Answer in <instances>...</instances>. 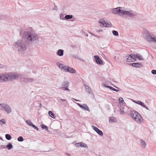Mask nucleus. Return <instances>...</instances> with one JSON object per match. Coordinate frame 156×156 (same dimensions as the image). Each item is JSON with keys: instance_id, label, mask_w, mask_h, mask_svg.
I'll return each mask as SVG.
<instances>
[{"instance_id": "33", "label": "nucleus", "mask_w": 156, "mask_h": 156, "mask_svg": "<svg viewBox=\"0 0 156 156\" xmlns=\"http://www.w3.org/2000/svg\"><path fill=\"white\" fill-rule=\"evenodd\" d=\"M108 88H109L111 90H113V91H114L117 92L119 90H117L111 86H108Z\"/></svg>"}, {"instance_id": "41", "label": "nucleus", "mask_w": 156, "mask_h": 156, "mask_svg": "<svg viewBox=\"0 0 156 156\" xmlns=\"http://www.w3.org/2000/svg\"><path fill=\"white\" fill-rule=\"evenodd\" d=\"M151 73L153 74H156V70H152L151 71Z\"/></svg>"}, {"instance_id": "54", "label": "nucleus", "mask_w": 156, "mask_h": 156, "mask_svg": "<svg viewBox=\"0 0 156 156\" xmlns=\"http://www.w3.org/2000/svg\"><path fill=\"white\" fill-rule=\"evenodd\" d=\"M74 99L75 101H79V100H76V99Z\"/></svg>"}, {"instance_id": "16", "label": "nucleus", "mask_w": 156, "mask_h": 156, "mask_svg": "<svg viewBox=\"0 0 156 156\" xmlns=\"http://www.w3.org/2000/svg\"><path fill=\"white\" fill-rule=\"evenodd\" d=\"M76 144L78 145L77 146V147L80 146L81 147H84L87 148H88L87 145L83 142L78 143Z\"/></svg>"}, {"instance_id": "21", "label": "nucleus", "mask_w": 156, "mask_h": 156, "mask_svg": "<svg viewBox=\"0 0 156 156\" xmlns=\"http://www.w3.org/2000/svg\"><path fill=\"white\" fill-rule=\"evenodd\" d=\"M48 114L49 116H50L51 117L54 119H55L56 116L52 111H49L48 112Z\"/></svg>"}, {"instance_id": "3", "label": "nucleus", "mask_w": 156, "mask_h": 156, "mask_svg": "<svg viewBox=\"0 0 156 156\" xmlns=\"http://www.w3.org/2000/svg\"><path fill=\"white\" fill-rule=\"evenodd\" d=\"M14 46L18 48V51L22 54L26 50L27 47L24 41L19 40L15 42L14 44Z\"/></svg>"}, {"instance_id": "48", "label": "nucleus", "mask_w": 156, "mask_h": 156, "mask_svg": "<svg viewBox=\"0 0 156 156\" xmlns=\"http://www.w3.org/2000/svg\"><path fill=\"white\" fill-rule=\"evenodd\" d=\"M60 101H66V100L65 99H60Z\"/></svg>"}, {"instance_id": "5", "label": "nucleus", "mask_w": 156, "mask_h": 156, "mask_svg": "<svg viewBox=\"0 0 156 156\" xmlns=\"http://www.w3.org/2000/svg\"><path fill=\"white\" fill-rule=\"evenodd\" d=\"M0 105L2 108V110H5L7 114L11 112V109L9 105L4 103L1 104Z\"/></svg>"}, {"instance_id": "40", "label": "nucleus", "mask_w": 156, "mask_h": 156, "mask_svg": "<svg viewBox=\"0 0 156 156\" xmlns=\"http://www.w3.org/2000/svg\"><path fill=\"white\" fill-rule=\"evenodd\" d=\"M31 127H33L34 129H36L37 131L39 130L38 128L35 125H34V124H33L32 125Z\"/></svg>"}, {"instance_id": "58", "label": "nucleus", "mask_w": 156, "mask_h": 156, "mask_svg": "<svg viewBox=\"0 0 156 156\" xmlns=\"http://www.w3.org/2000/svg\"><path fill=\"white\" fill-rule=\"evenodd\" d=\"M71 21H73V20H71Z\"/></svg>"}, {"instance_id": "1", "label": "nucleus", "mask_w": 156, "mask_h": 156, "mask_svg": "<svg viewBox=\"0 0 156 156\" xmlns=\"http://www.w3.org/2000/svg\"><path fill=\"white\" fill-rule=\"evenodd\" d=\"M20 35L24 38L27 39L28 42L30 44H38V37L33 31L27 29L24 31L21 30L20 31Z\"/></svg>"}, {"instance_id": "6", "label": "nucleus", "mask_w": 156, "mask_h": 156, "mask_svg": "<svg viewBox=\"0 0 156 156\" xmlns=\"http://www.w3.org/2000/svg\"><path fill=\"white\" fill-rule=\"evenodd\" d=\"M99 22L102 25V26L106 27H110L112 26V24L109 21L107 22L104 19L100 20Z\"/></svg>"}, {"instance_id": "57", "label": "nucleus", "mask_w": 156, "mask_h": 156, "mask_svg": "<svg viewBox=\"0 0 156 156\" xmlns=\"http://www.w3.org/2000/svg\"><path fill=\"white\" fill-rule=\"evenodd\" d=\"M56 9L55 7H54V8L53 9L54 10V9Z\"/></svg>"}, {"instance_id": "49", "label": "nucleus", "mask_w": 156, "mask_h": 156, "mask_svg": "<svg viewBox=\"0 0 156 156\" xmlns=\"http://www.w3.org/2000/svg\"><path fill=\"white\" fill-rule=\"evenodd\" d=\"M71 46L73 48H75L76 47V45H71Z\"/></svg>"}, {"instance_id": "55", "label": "nucleus", "mask_w": 156, "mask_h": 156, "mask_svg": "<svg viewBox=\"0 0 156 156\" xmlns=\"http://www.w3.org/2000/svg\"><path fill=\"white\" fill-rule=\"evenodd\" d=\"M99 31V32H102V30H99V31Z\"/></svg>"}, {"instance_id": "39", "label": "nucleus", "mask_w": 156, "mask_h": 156, "mask_svg": "<svg viewBox=\"0 0 156 156\" xmlns=\"http://www.w3.org/2000/svg\"><path fill=\"white\" fill-rule=\"evenodd\" d=\"M0 122L1 123H1V125H2V124H4L5 123V120L4 119H1L0 120Z\"/></svg>"}, {"instance_id": "2", "label": "nucleus", "mask_w": 156, "mask_h": 156, "mask_svg": "<svg viewBox=\"0 0 156 156\" xmlns=\"http://www.w3.org/2000/svg\"><path fill=\"white\" fill-rule=\"evenodd\" d=\"M111 11L113 13L117 14L120 16L125 15L130 17H133L137 15V13L136 12L131 10L126 11L123 7H121L113 8L112 9Z\"/></svg>"}, {"instance_id": "27", "label": "nucleus", "mask_w": 156, "mask_h": 156, "mask_svg": "<svg viewBox=\"0 0 156 156\" xmlns=\"http://www.w3.org/2000/svg\"><path fill=\"white\" fill-rule=\"evenodd\" d=\"M26 123L29 126H31L33 124L30 120H27L26 121Z\"/></svg>"}, {"instance_id": "47", "label": "nucleus", "mask_w": 156, "mask_h": 156, "mask_svg": "<svg viewBox=\"0 0 156 156\" xmlns=\"http://www.w3.org/2000/svg\"><path fill=\"white\" fill-rule=\"evenodd\" d=\"M89 33L94 36L95 37H97V36L95 35L94 34L91 32H89Z\"/></svg>"}, {"instance_id": "22", "label": "nucleus", "mask_w": 156, "mask_h": 156, "mask_svg": "<svg viewBox=\"0 0 156 156\" xmlns=\"http://www.w3.org/2000/svg\"><path fill=\"white\" fill-rule=\"evenodd\" d=\"M63 68H64V70L65 72H69V70L71 69L70 67L67 66H65Z\"/></svg>"}, {"instance_id": "13", "label": "nucleus", "mask_w": 156, "mask_h": 156, "mask_svg": "<svg viewBox=\"0 0 156 156\" xmlns=\"http://www.w3.org/2000/svg\"><path fill=\"white\" fill-rule=\"evenodd\" d=\"M83 110H87L90 112L89 109L87 105L86 104H83V105H81L80 107Z\"/></svg>"}, {"instance_id": "32", "label": "nucleus", "mask_w": 156, "mask_h": 156, "mask_svg": "<svg viewBox=\"0 0 156 156\" xmlns=\"http://www.w3.org/2000/svg\"><path fill=\"white\" fill-rule=\"evenodd\" d=\"M17 140L18 141L22 142L23 141L24 139L22 136H20L18 138Z\"/></svg>"}, {"instance_id": "52", "label": "nucleus", "mask_w": 156, "mask_h": 156, "mask_svg": "<svg viewBox=\"0 0 156 156\" xmlns=\"http://www.w3.org/2000/svg\"><path fill=\"white\" fill-rule=\"evenodd\" d=\"M77 105L78 106H79L80 107V106L81 105L79 103H77Z\"/></svg>"}, {"instance_id": "28", "label": "nucleus", "mask_w": 156, "mask_h": 156, "mask_svg": "<svg viewBox=\"0 0 156 156\" xmlns=\"http://www.w3.org/2000/svg\"><path fill=\"white\" fill-rule=\"evenodd\" d=\"M136 57L139 60H144V59L143 58L142 56L140 55L139 54H136Z\"/></svg>"}, {"instance_id": "30", "label": "nucleus", "mask_w": 156, "mask_h": 156, "mask_svg": "<svg viewBox=\"0 0 156 156\" xmlns=\"http://www.w3.org/2000/svg\"><path fill=\"white\" fill-rule=\"evenodd\" d=\"M41 128L43 129H45L46 130H48V128L47 126L43 124H41Z\"/></svg>"}, {"instance_id": "20", "label": "nucleus", "mask_w": 156, "mask_h": 156, "mask_svg": "<svg viewBox=\"0 0 156 156\" xmlns=\"http://www.w3.org/2000/svg\"><path fill=\"white\" fill-rule=\"evenodd\" d=\"M63 50L59 49L57 51V54L59 56H62L63 55Z\"/></svg>"}, {"instance_id": "23", "label": "nucleus", "mask_w": 156, "mask_h": 156, "mask_svg": "<svg viewBox=\"0 0 156 156\" xmlns=\"http://www.w3.org/2000/svg\"><path fill=\"white\" fill-rule=\"evenodd\" d=\"M130 54L131 55V57L132 58V60L133 62L135 61L136 60V58H137L136 55V54Z\"/></svg>"}, {"instance_id": "35", "label": "nucleus", "mask_w": 156, "mask_h": 156, "mask_svg": "<svg viewBox=\"0 0 156 156\" xmlns=\"http://www.w3.org/2000/svg\"><path fill=\"white\" fill-rule=\"evenodd\" d=\"M112 32L113 34L115 36H118L119 35L118 32L116 30H113Z\"/></svg>"}, {"instance_id": "31", "label": "nucleus", "mask_w": 156, "mask_h": 156, "mask_svg": "<svg viewBox=\"0 0 156 156\" xmlns=\"http://www.w3.org/2000/svg\"><path fill=\"white\" fill-rule=\"evenodd\" d=\"M136 103H137L139 105H141L142 107L143 105L144 104V103H143L142 102L140 101H134Z\"/></svg>"}, {"instance_id": "19", "label": "nucleus", "mask_w": 156, "mask_h": 156, "mask_svg": "<svg viewBox=\"0 0 156 156\" xmlns=\"http://www.w3.org/2000/svg\"><path fill=\"white\" fill-rule=\"evenodd\" d=\"M109 122L110 123H112L117 121V120L114 117H111L109 118Z\"/></svg>"}, {"instance_id": "36", "label": "nucleus", "mask_w": 156, "mask_h": 156, "mask_svg": "<svg viewBox=\"0 0 156 156\" xmlns=\"http://www.w3.org/2000/svg\"><path fill=\"white\" fill-rule=\"evenodd\" d=\"M64 15L63 14H61L60 15V18L62 20H64L65 19V17H64Z\"/></svg>"}, {"instance_id": "15", "label": "nucleus", "mask_w": 156, "mask_h": 156, "mask_svg": "<svg viewBox=\"0 0 156 156\" xmlns=\"http://www.w3.org/2000/svg\"><path fill=\"white\" fill-rule=\"evenodd\" d=\"M141 146L143 149H144L146 147L147 144L145 141L141 140L140 141Z\"/></svg>"}, {"instance_id": "4", "label": "nucleus", "mask_w": 156, "mask_h": 156, "mask_svg": "<svg viewBox=\"0 0 156 156\" xmlns=\"http://www.w3.org/2000/svg\"><path fill=\"white\" fill-rule=\"evenodd\" d=\"M130 114L132 118L138 123H140L143 121V119L141 115L137 112L131 110Z\"/></svg>"}, {"instance_id": "7", "label": "nucleus", "mask_w": 156, "mask_h": 156, "mask_svg": "<svg viewBox=\"0 0 156 156\" xmlns=\"http://www.w3.org/2000/svg\"><path fill=\"white\" fill-rule=\"evenodd\" d=\"M70 84L69 82L67 80H64L61 85V88L64 90H67L69 91L68 87Z\"/></svg>"}, {"instance_id": "42", "label": "nucleus", "mask_w": 156, "mask_h": 156, "mask_svg": "<svg viewBox=\"0 0 156 156\" xmlns=\"http://www.w3.org/2000/svg\"><path fill=\"white\" fill-rule=\"evenodd\" d=\"M143 107L146 108L147 109V110H150L149 108L147 107L145 105H144V104L143 105V106H142Z\"/></svg>"}, {"instance_id": "26", "label": "nucleus", "mask_w": 156, "mask_h": 156, "mask_svg": "<svg viewBox=\"0 0 156 156\" xmlns=\"http://www.w3.org/2000/svg\"><path fill=\"white\" fill-rule=\"evenodd\" d=\"M56 64L57 65H58L59 68L61 69H63L64 70V68H64V67L65 66H63V65L61 63H60L59 62H57L56 63Z\"/></svg>"}, {"instance_id": "43", "label": "nucleus", "mask_w": 156, "mask_h": 156, "mask_svg": "<svg viewBox=\"0 0 156 156\" xmlns=\"http://www.w3.org/2000/svg\"><path fill=\"white\" fill-rule=\"evenodd\" d=\"M103 85L105 87H106L108 88V86H109L108 85L106 84H105V83H103Z\"/></svg>"}, {"instance_id": "18", "label": "nucleus", "mask_w": 156, "mask_h": 156, "mask_svg": "<svg viewBox=\"0 0 156 156\" xmlns=\"http://www.w3.org/2000/svg\"><path fill=\"white\" fill-rule=\"evenodd\" d=\"M126 58L127 61L128 62H133L131 54L126 55Z\"/></svg>"}, {"instance_id": "9", "label": "nucleus", "mask_w": 156, "mask_h": 156, "mask_svg": "<svg viewBox=\"0 0 156 156\" xmlns=\"http://www.w3.org/2000/svg\"><path fill=\"white\" fill-rule=\"evenodd\" d=\"M7 74L8 81L12 79H15L18 76V74L16 73H7Z\"/></svg>"}, {"instance_id": "44", "label": "nucleus", "mask_w": 156, "mask_h": 156, "mask_svg": "<svg viewBox=\"0 0 156 156\" xmlns=\"http://www.w3.org/2000/svg\"><path fill=\"white\" fill-rule=\"evenodd\" d=\"M83 34L86 37H88V34L86 33L85 32H83Z\"/></svg>"}, {"instance_id": "14", "label": "nucleus", "mask_w": 156, "mask_h": 156, "mask_svg": "<svg viewBox=\"0 0 156 156\" xmlns=\"http://www.w3.org/2000/svg\"><path fill=\"white\" fill-rule=\"evenodd\" d=\"M23 82L26 83L31 82L33 81L34 80L32 78H23Z\"/></svg>"}, {"instance_id": "24", "label": "nucleus", "mask_w": 156, "mask_h": 156, "mask_svg": "<svg viewBox=\"0 0 156 156\" xmlns=\"http://www.w3.org/2000/svg\"><path fill=\"white\" fill-rule=\"evenodd\" d=\"M73 15H66L65 16V18L66 20H69L73 18Z\"/></svg>"}, {"instance_id": "29", "label": "nucleus", "mask_w": 156, "mask_h": 156, "mask_svg": "<svg viewBox=\"0 0 156 156\" xmlns=\"http://www.w3.org/2000/svg\"><path fill=\"white\" fill-rule=\"evenodd\" d=\"M6 138L8 140H10L12 139L11 136L9 134H6L5 135Z\"/></svg>"}, {"instance_id": "25", "label": "nucleus", "mask_w": 156, "mask_h": 156, "mask_svg": "<svg viewBox=\"0 0 156 156\" xmlns=\"http://www.w3.org/2000/svg\"><path fill=\"white\" fill-rule=\"evenodd\" d=\"M7 148L8 150H10L12 148L13 146L12 144L10 143H9L7 145Z\"/></svg>"}, {"instance_id": "37", "label": "nucleus", "mask_w": 156, "mask_h": 156, "mask_svg": "<svg viewBox=\"0 0 156 156\" xmlns=\"http://www.w3.org/2000/svg\"><path fill=\"white\" fill-rule=\"evenodd\" d=\"M119 101L120 103H123V102H124V100L122 98L120 97L119 98Z\"/></svg>"}, {"instance_id": "46", "label": "nucleus", "mask_w": 156, "mask_h": 156, "mask_svg": "<svg viewBox=\"0 0 156 156\" xmlns=\"http://www.w3.org/2000/svg\"><path fill=\"white\" fill-rule=\"evenodd\" d=\"M120 113L121 114H123L124 113V112L123 111H122V110L120 109Z\"/></svg>"}, {"instance_id": "10", "label": "nucleus", "mask_w": 156, "mask_h": 156, "mask_svg": "<svg viewBox=\"0 0 156 156\" xmlns=\"http://www.w3.org/2000/svg\"><path fill=\"white\" fill-rule=\"evenodd\" d=\"M91 127L93 130L96 131L99 135L101 136L103 135V133L101 130L94 126H92Z\"/></svg>"}, {"instance_id": "53", "label": "nucleus", "mask_w": 156, "mask_h": 156, "mask_svg": "<svg viewBox=\"0 0 156 156\" xmlns=\"http://www.w3.org/2000/svg\"><path fill=\"white\" fill-rule=\"evenodd\" d=\"M66 154L68 155V156H70V154H69V153H66Z\"/></svg>"}, {"instance_id": "50", "label": "nucleus", "mask_w": 156, "mask_h": 156, "mask_svg": "<svg viewBox=\"0 0 156 156\" xmlns=\"http://www.w3.org/2000/svg\"><path fill=\"white\" fill-rule=\"evenodd\" d=\"M114 87H115L116 88H117V89H120L119 87H116V86H114Z\"/></svg>"}, {"instance_id": "38", "label": "nucleus", "mask_w": 156, "mask_h": 156, "mask_svg": "<svg viewBox=\"0 0 156 156\" xmlns=\"http://www.w3.org/2000/svg\"><path fill=\"white\" fill-rule=\"evenodd\" d=\"M71 56L78 59L80 60V59L79 58L78 56L77 55H71Z\"/></svg>"}, {"instance_id": "11", "label": "nucleus", "mask_w": 156, "mask_h": 156, "mask_svg": "<svg viewBox=\"0 0 156 156\" xmlns=\"http://www.w3.org/2000/svg\"><path fill=\"white\" fill-rule=\"evenodd\" d=\"M95 58V60L96 63L99 65H101L103 64V62L102 60L100 59L99 56L98 55H94V56Z\"/></svg>"}, {"instance_id": "45", "label": "nucleus", "mask_w": 156, "mask_h": 156, "mask_svg": "<svg viewBox=\"0 0 156 156\" xmlns=\"http://www.w3.org/2000/svg\"><path fill=\"white\" fill-rule=\"evenodd\" d=\"M1 147L3 148H7V147H7V145H2L1 146Z\"/></svg>"}, {"instance_id": "51", "label": "nucleus", "mask_w": 156, "mask_h": 156, "mask_svg": "<svg viewBox=\"0 0 156 156\" xmlns=\"http://www.w3.org/2000/svg\"><path fill=\"white\" fill-rule=\"evenodd\" d=\"M2 67H3L2 65L1 64H0V68H2Z\"/></svg>"}, {"instance_id": "56", "label": "nucleus", "mask_w": 156, "mask_h": 156, "mask_svg": "<svg viewBox=\"0 0 156 156\" xmlns=\"http://www.w3.org/2000/svg\"><path fill=\"white\" fill-rule=\"evenodd\" d=\"M0 139L2 140V138L1 137H0Z\"/></svg>"}, {"instance_id": "34", "label": "nucleus", "mask_w": 156, "mask_h": 156, "mask_svg": "<svg viewBox=\"0 0 156 156\" xmlns=\"http://www.w3.org/2000/svg\"><path fill=\"white\" fill-rule=\"evenodd\" d=\"M76 72V71L75 69L71 67V69L69 70V73H75Z\"/></svg>"}, {"instance_id": "12", "label": "nucleus", "mask_w": 156, "mask_h": 156, "mask_svg": "<svg viewBox=\"0 0 156 156\" xmlns=\"http://www.w3.org/2000/svg\"><path fill=\"white\" fill-rule=\"evenodd\" d=\"M86 91L87 92L88 94H92L93 93L91 89L86 84L84 85Z\"/></svg>"}, {"instance_id": "17", "label": "nucleus", "mask_w": 156, "mask_h": 156, "mask_svg": "<svg viewBox=\"0 0 156 156\" xmlns=\"http://www.w3.org/2000/svg\"><path fill=\"white\" fill-rule=\"evenodd\" d=\"M132 66L135 67L140 68L142 66V65L140 63H133L132 64Z\"/></svg>"}, {"instance_id": "8", "label": "nucleus", "mask_w": 156, "mask_h": 156, "mask_svg": "<svg viewBox=\"0 0 156 156\" xmlns=\"http://www.w3.org/2000/svg\"><path fill=\"white\" fill-rule=\"evenodd\" d=\"M8 81L7 73L0 74V82Z\"/></svg>"}]
</instances>
